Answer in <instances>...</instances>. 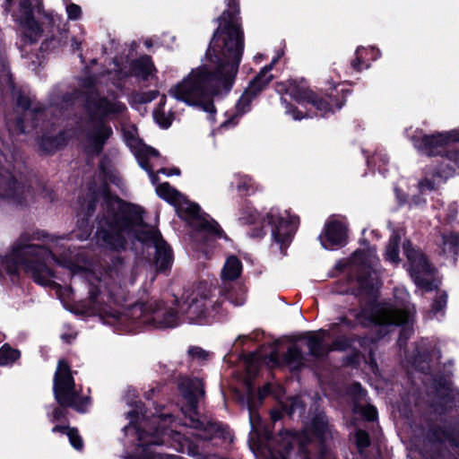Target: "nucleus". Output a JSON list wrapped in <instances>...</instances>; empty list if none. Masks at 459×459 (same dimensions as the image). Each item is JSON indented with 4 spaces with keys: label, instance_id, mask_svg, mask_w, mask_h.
I'll list each match as a JSON object with an SVG mask.
<instances>
[{
    "label": "nucleus",
    "instance_id": "1",
    "mask_svg": "<svg viewBox=\"0 0 459 459\" xmlns=\"http://www.w3.org/2000/svg\"><path fill=\"white\" fill-rule=\"evenodd\" d=\"M236 0H229L228 9L218 18L207 56L215 65L193 69L171 90V95L187 105L197 106L210 97L230 91L244 50V32Z\"/></svg>",
    "mask_w": 459,
    "mask_h": 459
},
{
    "label": "nucleus",
    "instance_id": "2",
    "mask_svg": "<svg viewBox=\"0 0 459 459\" xmlns=\"http://www.w3.org/2000/svg\"><path fill=\"white\" fill-rule=\"evenodd\" d=\"M53 240L43 231H25L13 242L12 249L5 256L0 255V273L5 272L15 275L20 269L29 274L37 283L50 285L56 277L50 267L52 263L60 264L70 270L73 274L78 273L82 267L72 262L62 263L56 259L48 247L34 244L35 240Z\"/></svg>",
    "mask_w": 459,
    "mask_h": 459
},
{
    "label": "nucleus",
    "instance_id": "3",
    "mask_svg": "<svg viewBox=\"0 0 459 459\" xmlns=\"http://www.w3.org/2000/svg\"><path fill=\"white\" fill-rule=\"evenodd\" d=\"M106 224L108 230L104 240L114 249L124 247L126 238H135L141 242H152L156 247V266L159 271L167 270L172 263L170 247L161 238L160 233L143 223L140 209L128 206L115 213Z\"/></svg>",
    "mask_w": 459,
    "mask_h": 459
},
{
    "label": "nucleus",
    "instance_id": "4",
    "mask_svg": "<svg viewBox=\"0 0 459 459\" xmlns=\"http://www.w3.org/2000/svg\"><path fill=\"white\" fill-rule=\"evenodd\" d=\"M328 430L325 416L318 414L313 419L309 430L307 429L302 433L286 432L281 438V447L283 449L281 459H308V452L306 448L310 442L308 432L325 439Z\"/></svg>",
    "mask_w": 459,
    "mask_h": 459
},
{
    "label": "nucleus",
    "instance_id": "5",
    "mask_svg": "<svg viewBox=\"0 0 459 459\" xmlns=\"http://www.w3.org/2000/svg\"><path fill=\"white\" fill-rule=\"evenodd\" d=\"M54 395L56 402L64 407H72L83 412L90 404L87 397H82L76 390L69 364L60 359L54 376Z\"/></svg>",
    "mask_w": 459,
    "mask_h": 459
},
{
    "label": "nucleus",
    "instance_id": "6",
    "mask_svg": "<svg viewBox=\"0 0 459 459\" xmlns=\"http://www.w3.org/2000/svg\"><path fill=\"white\" fill-rule=\"evenodd\" d=\"M209 290L204 285L198 286L184 302L181 309L190 324L210 323L219 314L221 303L212 302L208 299Z\"/></svg>",
    "mask_w": 459,
    "mask_h": 459
},
{
    "label": "nucleus",
    "instance_id": "7",
    "mask_svg": "<svg viewBox=\"0 0 459 459\" xmlns=\"http://www.w3.org/2000/svg\"><path fill=\"white\" fill-rule=\"evenodd\" d=\"M411 311L408 308H397L391 305H383L365 308L356 316L359 324L368 326L377 325H400L409 321Z\"/></svg>",
    "mask_w": 459,
    "mask_h": 459
},
{
    "label": "nucleus",
    "instance_id": "8",
    "mask_svg": "<svg viewBox=\"0 0 459 459\" xmlns=\"http://www.w3.org/2000/svg\"><path fill=\"white\" fill-rule=\"evenodd\" d=\"M266 220L272 225V237L280 248L287 247L299 224V218L284 212L280 213L278 208H272L266 214Z\"/></svg>",
    "mask_w": 459,
    "mask_h": 459
},
{
    "label": "nucleus",
    "instance_id": "9",
    "mask_svg": "<svg viewBox=\"0 0 459 459\" xmlns=\"http://www.w3.org/2000/svg\"><path fill=\"white\" fill-rule=\"evenodd\" d=\"M278 91H284L291 98L299 103H308L313 105L320 115L325 116L332 111V106L325 100L317 97L306 84L301 81L289 80L285 83L278 84Z\"/></svg>",
    "mask_w": 459,
    "mask_h": 459
},
{
    "label": "nucleus",
    "instance_id": "10",
    "mask_svg": "<svg viewBox=\"0 0 459 459\" xmlns=\"http://www.w3.org/2000/svg\"><path fill=\"white\" fill-rule=\"evenodd\" d=\"M455 142H459V129L413 137L414 146L428 156L441 154L447 144Z\"/></svg>",
    "mask_w": 459,
    "mask_h": 459
},
{
    "label": "nucleus",
    "instance_id": "11",
    "mask_svg": "<svg viewBox=\"0 0 459 459\" xmlns=\"http://www.w3.org/2000/svg\"><path fill=\"white\" fill-rule=\"evenodd\" d=\"M403 251L410 263V273L415 283L420 286L428 283L432 267L425 255L414 248L410 241L403 243Z\"/></svg>",
    "mask_w": 459,
    "mask_h": 459
},
{
    "label": "nucleus",
    "instance_id": "12",
    "mask_svg": "<svg viewBox=\"0 0 459 459\" xmlns=\"http://www.w3.org/2000/svg\"><path fill=\"white\" fill-rule=\"evenodd\" d=\"M1 197L13 198L20 204H29L34 199L30 186L17 183L8 171L0 173Z\"/></svg>",
    "mask_w": 459,
    "mask_h": 459
},
{
    "label": "nucleus",
    "instance_id": "13",
    "mask_svg": "<svg viewBox=\"0 0 459 459\" xmlns=\"http://www.w3.org/2000/svg\"><path fill=\"white\" fill-rule=\"evenodd\" d=\"M86 108L90 114L96 117H104L109 115L122 113L126 106L115 100L100 98L99 93L90 91L86 100Z\"/></svg>",
    "mask_w": 459,
    "mask_h": 459
},
{
    "label": "nucleus",
    "instance_id": "14",
    "mask_svg": "<svg viewBox=\"0 0 459 459\" xmlns=\"http://www.w3.org/2000/svg\"><path fill=\"white\" fill-rule=\"evenodd\" d=\"M101 286H92L90 289V299L93 303L100 305L102 303L122 304L126 298L121 286L116 282L110 281L105 283L104 290Z\"/></svg>",
    "mask_w": 459,
    "mask_h": 459
},
{
    "label": "nucleus",
    "instance_id": "15",
    "mask_svg": "<svg viewBox=\"0 0 459 459\" xmlns=\"http://www.w3.org/2000/svg\"><path fill=\"white\" fill-rule=\"evenodd\" d=\"M179 389L188 403L190 412L195 415L199 398L204 394L203 381L199 378H186L180 382Z\"/></svg>",
    "mask_w": 459,
    "mask_h": 459
},
{
    "label": "nucleus",
    "instance_id": "16",
    "mask_svg": "<svg viewBox=\"0 0 459 459\" xmlns=\"http://www.w3.org/2000/svg\"><path fill=\"white\" fill-rule=\"evenodd\" d=\"M21 15L17 18L23 28V33L30 42L35 41L41 34V28L31 15L29 0H20Z\"/></svg>",
    "mask_w": 459,
    "mask_h": 459
},
{
    "label": "nucleus",
    "instance_id": "17",
    "mask_svg": "<svg viewBox=\"0 0 459 459\" xmlns=\"http://www.w3.org/2000/svg\"><path fill=\"white\" fill-rule=\"evenodd\" d=\"M325 248H332L345 238V228L342 223L333 221L325 224V233L319 237Z\"/></svg>",
    "mask_w": 459,
    "mask_h": 459
},
{
    "label": "nucleus",
    "instance_id": "18",
    "mask_svg": "<svg viewBox=\"0 0 459 459\" xmlns=\"http://www.w3.org/2000/svg\"><path fill=\"white\" fill-rule=\"evenodd\" d=\"M111 134V127L105 124H99L94 126L88 134L89 152L95 154L100 153Z\"/></svg>",
    "mask_w": 459,
    "mask_h": 459
},
{
    "label": "nucleus",
    "instance_id": "19",
    "mask_svg": "<svg viewBox=\"0 0 459 459\" xmlns=\"http://www.w3.org/2000/svg\"><path fill=\"white\" fill-rule=\"evenodd\" d=\"M255 95H253L252 91L247 88L246 91L239 98L236 104V110L230 115L229 118L222 122V127H229L237 125L239 117L248 111L252 99Z\"/></svg>",
    "mask_w": 459,
    "mask_h": 459
},
{
    "label": "nucleus",
    "instance_id": "20",
    "mask_svg": "<svg viewBox=\"0 0 459 459\" xmlns=\"http://www.w3.org/2000/svg\"><path fill=\"white\" fill-rule=\"evenodd\" d=\"M159 152L152 148L146 147L143 150V153L139 156V163L143 169H144L150 176V178L153 185L158 183V176L152 171L153 164L152 160L158 158Z\"/></svg>",
    "mask_w": 459,
    "mask_h": 459
},
{
    "label": "nucleus",
    "instance_id": "21",
    "mask_svg": "<svg viewBox=\"0 0 459 459\" xmlns=\"http://www.w3.org/2000/svg\"><path fill=\"white\" fill-rule=\"evenodd\" d=\"M273 63L274 62L264 66L258 75L249 83L248 89L252 91L253 95H256L260 92L273 80V75L270 74V71L273 68Z\"/></svg>",
    "mask_w": 459,
    "mask_h": 459
},
{
    "label": "nucleus",
    "instance_id": "22",
    "mask_svg": "<svg viewBox=\"0 0 459 459\" xmlns=\"http://www.w3.org/2000/svg\"><path fill=\"white\" fill-rule=\"evenodd\" d=\"M442 252L456 260L459 253V233L448 232L442 236Z\"/></svg>",
    "mask_w": 459,
    "mask_h": 459
},
{
    "label": "nucleus",
    "instance_id": "23",
    "mask_svg": "<svg viewBox=\"0 0 459 459\" xmlns=\"http://www.w3.org/2000/svg\"><path fill=\"white\" fill-rule=\"evenodd\" d=\"M154 324L157 327L166 328L178 325V320L172 310L158 309L153 312Z\"/></svg>",
    "mask_w": 459,
    "mask_h": 459
},
{
    "label": "nucleus",
    "instance_id": "24",
    "mask_svg": "<svg viewBox=\"0 0 459 459\" xmlns=\"http://www.w3.org/2000/svg\"><path fill=\"white\" fill-rule=\"evenodd\" d=\"M242 271V264L239 259L234 255L230 256L221 270L223 280H235L238 278Z\"/></svg>",
    "mask_w": 459,
    "mask_h": 459
},
{
    "label": "nucleus",
    "instance_id": "25",
    "mask_svg": "<svg viewBox=\"0 0 459 459\" xmlns=\"http://www.w3.org/2000/svg\"><path fill=\"white\" fill-rule=\"evenodd\" d=\"M153 64L151 58L147 56H144L138 60H135L132 64V71L135 76L142 77L143 79L147 78L153 70Z\"/></svg>",
    "mask_w": 459,
    "mask_h": 459
},
{
    "label": "nucleus",
    "instance_id": "26",
    "mask_svg": "<svg viewBox=\"0 0 459 459\" xmlns=\"http://www.w3.org/2000/svg\"><path fill=\"white\" fill-rule=\"evenodd\" d=\"M236 182L232 184L236 185L237 190L241 195H251L259 190V186L253 181V179L246 175H236Z\"/></svg>",
    "mask_w": 459,
    "mask_h": 459
},
{
    "label": "nucleus",
    "instance_id": "27",
    "mask_svg": "<svg viewBox=\"0 0 459 459\" xmlns=\"http://www.w3.org/2000/svg\"><path fill=\"white\" fill-rule=\"evenodd\" d=\"M401 241V236L398 232L394 231L389 238L388 244L385 248V257L388 261L398 264L399 258V244Z\"/></svg>",
    "mask_w": 459,
    "mask_h": 459
},
{
    "label": "nucleus",
    "instance_id": "28",
    "mask_svg": "<svg viewBox=\"0 0 459 459\" xmlns=\"http://www.w3.org/2000/svg\"><path fill=\"white\" fill-rule=\"evenodd\" d=\"M324 331H320L317 333H311L307 336V346L309 350V352L316 357H319L323 355V351L321 348V343L323 342V334Z\"/></svg>",
    "mask_w": 459,
    "mask_h": 459
},
{
    "label": "nucleus",
    "instance_id": "29",
    "mask_svg": "<svg viewBox=\"0 0 459 459\" xmlns=\"http://www.w3.org/2000/svg\"><path fill=\"white\" fill-rule=\"evenodd\" d=\"M285 361L292 369H299L303 365V357L300 350L295 345L290 346L286 354Z\"/></svg>",
    "mask_w": 459,
    "mask_h": 459
},
{
    "label": "nucleus",
    "instance_id": "30",
    "mask_svg": "<svg viewBox=\"0 0 459 459\" xmlns=\"http://www.w3.org/2000/svg\"><path fill=\"white\" fill-rule=\"evenodd\" d=\"M20 358V351L8 345H4L0 349V366H7L13 363Z\"/></svg>",
    "mask_w": 459,
    "mask_h": 459
},
{
    "label": "nucleus",
    "instance_id": "31",
    "mask_svg": "<svg viewBox=\"0 0 459 459\" xmlns=\"http://www.w3.org/2000/svg\"><path fill=\"white\" fill-rule=\"evenodd\" d=\"M156 193L161 198L169 202H176L178 199L179 193L169 183H162L156 186Z\"/></svg>",
    "mask_w": 459,
    "mask_h": 459
},
{
    "label": "nucleus",
    "instance_id": "32",
    "mask_svg": "<svg viewBox=\"0 0 459 459\" xmlns=\"http://www.w3.org/2000/svg\"><path fill=\"white\" fill-rule=\"evenodd\" d=\"M197 226L200 230L215 237H221L222 232L220 225L213 220L200 219Z\"/></svg>",
    "mask_w": 459,
    "mask_h": 459
},
{
    "label": "nucleus",
    "instance_id": "33",
    "mask_svg": "<svg viewBox=\"0 0 459 459\" xmlns=\"http://www.w3.org/2000/svg\"><path fill=\"white\" fill-rule=\"evenodd\" d=\"M160 429L158 428L153 429L152 427H143L142 430H138V438L142 442V445L148 446V445H157L160 444V442L154 438V439H148L147 436H155L159 435Z\"/></svg>",
    "mask_w": 459,
    "mask_h": 459
},
{
    "label": "nucleus",
    "instance_id": "34",
    "mask_svg": "<svg viewBox=\"0 0 459 459\" xmlns=\"http://www.w3.org/2000/svg\"><path fill=\"white\" fill-rule=\"evenodd\" d=\"M153 117L155 121L162 127H169L171 124V118L166 112L161 108H158L153 111Z\"/></svg>",
    "mask_w": 459,
    "mask_h": 459
},
{
    "label": "nucleus",
    "instance_id": "35",
    "mask_svg": "<svg viewBox=\"0 0 459 459\" xmlns=\"http://www.w3.org/2000/svg\"><path fill=\"white\" fill-rule=\"evenodd\" d=\"M356 444L359 450L368 447L370 444L369 437L366 431L358 430L355 435Z\"/></svg>",
    "mask_w": 459,
    "mask_h": 459
},
{
    "label": "nucleus",
    "instance_id": "36",
    "mask_svg": "<svg viewBox=\"0 0 459 459\" xmlns=\"http://www.w3.org/2000/svg\"><path fill=\"white\" fill-rule=\"evenodd\" d=\"M66 435L70 440L71 445L76 448L81 449L82 447V440L78 435V432L74 429H67Z\"/></svg>",
    "mask_w": 459,
    "mask_h": 459
},
{
    "label": "nucleus",
    "instance_id": "37",
    "mask_svg": "<svg viewBox=\"0 0 459 459\" xmlns=\"http://www.w3.org/2000/svg\"><path fill=\"white\" fill-rule=\"evenodd\" d=\"M354 410L356 411H360L368 420H374L377 417V412L376 408L371 405H367V406L361 407V409H359V410L358 406H355Z\"/></svg>",
    "mask_w": 459,
    "mask_h": 459
},
{
    "label": "nucleus",
    "instance_id": "38",
    "mask_svg": "<svg viewBox=\"0 0 459 459\" xmlns=\"http://www.w3.org/2000/svg\"><path fill=\"white\" fill-rule=\"evenodd\" d=\"M446 305V295L444 293L438 294L437 297L435 299L433 305H432V311L433 313H438L439 311H442L444 307Z\"/></svg>",
    "mask_w": 459,
    "mask_h": 459
},
{
    "label": "nucleus",
    "instance_id": "39",
    "mask_svg": "<svg viewBox=\"0 0 459 459\" xmlns=\"http://www.w3.org/2000/svg\"><path fill=\"white\" fill-rule=\"evenodd\" d=\"M189 355L198 360H206L209 353L200 347H192L188 350Z\"/></svg>",
    "mask_w": 459,
    "mask_h": 459
},
{
    "label": "nucleus",
    "instance_id": "40",
    "mask_svg": "<svg viewBox=\"0 0 459 459\" xmlns=\"http://www.w3.org/2000/svg\"><path fill=\"white\" fill-rule=\"evenodd\" d=\"M67 16L70 20H77L81 17L82 9L75 4H69L66 6Z\"/></svg>",
    "mask_w": 459,
    "mask_h": 459
},
{
    "label": "nucleus",
    "instance_id": "41",
    "mask_svg": "<svg viewBox=\"0 0 459 459\" xmlns=\"http://www.w3.org/2000/svg\"><path fill=\"white\" fill-rule=\"evenodd\" d=\"M364 51V48H357L356 50V58L351 62V65L352 67L356 70V71H359L361 69V55H362V52Z\"/></svg>",
    "mask_w": 459,
    "mask_h": 459
},
{
    "label": "nucleus",
    "instance_id": "42",
    "mask_svg": "<svg viewBox=\"0 0 459 459\" xmlns=\"http://www.w3.org/2000/svg\"><path fill=\"white\" fill-rule=\"evenodd\" d=\"M18 106L27 110L30 107V100L26 96L21 95L17 100Z\"/></svg>",
    "mask_w": 459,
    "mask_h": 459
},
{
    "label": "nucleus",
    "instance_id": "43",
    "mask_svg": "<svg viewBox=\"0 0 459 459\" xmlns=\"http://www.w3.org/2000/svg\"><path fill=\"white\" fill-rule=\"evenodd\" d=\"M419 188L420 191H426V190H433L434 189V184L429 180V179H423L420 181L419 183Z\"/></svg>",
    "mask_w": 459,
    "mask_h": 459
},
{
    "label": "nucleus",
    "instance_id": "44",
    "mask_svg": "<svg viewBox=\"0 0 459 459\" xmlns=\"http://www.w3.org/2000/svg\"><path fill=\"white\" fill-rule=\"evenodd\" d=\"M286 108H287V113H289L290 115H291V117H293V119H300L302 117H300L299 114V112L294 108H290V105L289 104H286Z\"/></svg>",
    "mask_w": 459,
    "mask_h": 459
},
{
    "label": "nucleus",
    "instance_id": "45",
    "mask_svg": "<svg viewBox=\"0 0 459 459\" xmlns=\"http://www.w3.org/2000/svg\"><path fill=\"white\" fill-rule=\"evenodd\" d=\"M249 420H250L252 428L255 429L256 428V424L259 421V417L255 413H254L251 410L249 411Z\"/></svg>",
    "mask_w": 459,
    "mask_h": 459
},
{
    "label": "nucleus",
    "instance_id": "46",
    "mask_svg": "<svg viewBox=\"0 0 459 459\" xmlns=\"http://www.w3.org/2000/svg\"><path fill=\"white\" fill-rule=\"evenodd\" d=\"M190 426L195 429H202L203 428V422L200 421L198 419H195L192 415L190 416Z\"/></svg>",
    "mask_w": 459,
    "mask_h": 459
},
{
    "label": "nucleus",
    "instance_id": "47",
    "mask_svg": "<svg viewBox=\"0 0 459 459\" xmlns=\"http://www.w3.org/2000/svg\"><path fill=\"white\" fill-rule=\"evenodd\" d=\"M351 388L354 390L359 399L365 395V393L362 390L360 385L354 384Z\"/></svg>",
    "mask_w": 459,
    "mask_h": 459
},
{
    "label": "nucleus",
    "instance_id": "48",
    "mask_svg": "<svg viewBox=\"0 0 459 459\" xmlns=\"http://www.w3.org/2000/svg\"><path fill=\"white\" fill-rule=\"evenodd\" d=\"M157 172L166 174L168 176H171V175H179L180 170L178 169H172L169 172H168L166 169H160Z\"/></svg>",
    "mask_w": 459,
    "mask_h": 459
},
{
    "label": "nucleus",
    "instance_id": "49",
    "mask_svg": "<svg viewBox=\"0 0 459 459\" xmlns=\"http://www.w3.org/2000/svg\"><path fill=\"white\" fill-rule=\"evenodd\" d=\"M65 416L64 411L61 409H56L53 412V420H59Z\"/></svg>",
    "mask_w": 459,
    "mask_h": 459
},
{
    "label": "nucleus",
    "instance_id": "50",
    "mask_svg": "<svg viewBox=\"0 0 459 459\" xmlns=\"http://www.w3.org/2000/svg\"><path fill=\"white\" fill-rule=\"evenodd\" d=\"M188 211L191 216L196 217L198 215L199 207L195 204H191L188 207Z\"/></svg>",
    "mask_w": 459,
    "mask_h": 459
},
{
    "label": "nucleus",
    "instance_id": "51",
    "mask_svg": "<svg viewBox=\"0 0 459 459\" xmlns=\"http://www.w3.org/2000/svg\"><path fill=\"white\" fill-rule=\"evenodd\" d=\"M228 299L230 300L231 303H233L235 306H241L245 303V297L242 295L238 300H233L231 296L228 297Z\"/></svg>",
    "mask_w": 459,
    "mask_h": 459
},
{
    "label": "nucleus",
    "instance_id": "52",
    "mask_svg": "<svg viewBox=\"0 0 459 459\" xmlns=\"http://www.w3.org/2000/svg\"><path fill=\"white\" fill-rule=\"evenodd\" d=\"M72 48H74V50H79L81 48V42L76 39H73Z\"/></svg>",
    "mask_w": 459,
    "mask_h": 459
},
{
    "label": "nucleus",
    "instance_id": "53",
    "mask_svg": "<svg viewBox=\"0 0 459 459\" xmlns=\"http://www.w3.org/2000/svg\"><path fill=\"white\" fill-rule=\"evenodd\" d=\"M67 429H69L65 428V427L56 426V427L53 428L52 431L53 432H65L66 433Z\"/></svg>",
    "mask_w": 459,
    "mask_h": 459
},
{
    "label": "nucleus",
    "instance_id": "54",
    "mask_svg": "<svg viewBox=\"0 0 459 459\" xmlns=\"http://www.w3.org/2000/svg\"><path fill=\"white\" fill-rule=\"evenodd\" d=\"M161 420V416H153L152 419H151V423H152V425H156L160 422V420Z\"/></svg>",
    "mask_w": 459,
    "mask_h": 459
},
{
    "label": "nucleus",
    "instance_id": "55",
    "mask_svg": "<svg viewBox=\"0 0 459 459\" xmlns=\"http://www.w3.org/2000/svg\"><path fill=\"white\" fill-rule=\"evenodd\" d=\"M345 348L344 345H341L338 342H335L333 345V350H343Z\"/></svg>",
    "mask_w": 459,
    "mask_h": 459
},
{
    "label": "nucleus",
    "instance_id": "56",
    "mask_svg": "<svg viewBox=\"0 0 459 459\" xmlns=\"http://www.w3.org/2000/svg\"><path fill=\"white\" fill-rule=\"evenodd\" d=\"M204 109L209 111V112H212L213 111V105L211 102H208V103H206Z\"/></svg>",
    "mask_w": 459,
    "mask_h": 459
},
{
    "label": "nucleus",
    "instance_id": "57",
    "mask_svg": "<svg viewBox=\"0 0 459 459\" xmlns=\"http://www.w3.org/2000/svg\"><path fill=\"white\" fill-rule=\"evenodd\" d=\"M269 391V385H266L264 387V389L261 391L260 394L264 395L265 393Z\"/></svg>",
    "mask_w": 459,
    "mask_h": 459
},
{
    "label": "nucleus",
    "instance_id": "58",
    "mask_svg": "<svg viewBox=\"0 0 459 459\" xmlns=\"http://www.w3.org/2000/svg\"><path fill=\"white\" fill-rule=\"evenodd\" d=\"M17 127H18V129H19L22 133H23V132H24V128H23V126H21V122H20V121H18V122H17Z\"/></svg>",
    "mask_w": 459,
    "mask_h": 459
},
{
    "label": "nucleus",
    "instance_id": "59",
    "mask_svg": "<svg viewBox=\"0 0 459 459\" xmlns=\"http://www.w3.org/2000/svg\"><path fill=\"white\" fill-rule=\"evenodd\" d=\"M298 398H295V401L293 403V407L297 404Z\"/></svg>",
    "mask_w": 459,
    "mask_h": 459
},
{
    "label": "nucleus",
    "instance_id": "60",
    "mask_svg": "<svg viewBox=\"0 0 459 459\" xmlns=\"http://www.w3.org/2000/svg\"><path fill=\"white\" fill-rule=\"evenodd\" d=\"M342 323H347V321L345 320V318H342Z\"/></svg>",
    "mask_w": 459,
    "mask_h": 459
},
{
    "label": "nucleus",
    "instance_id": "61",
    "mask_svg": "<svg viewBox=\"0 0 459 459\" xmlns=\"http://www.w3.org/2000/svg\"><path fill=\"white\" fill-rule=\"evenodd\" d=\"M12 2H13V0H7V3H8L9 4H12Z\"/></svg>",
    "mask_w": 459,
    "mask_h": 459
}]
</instances>
